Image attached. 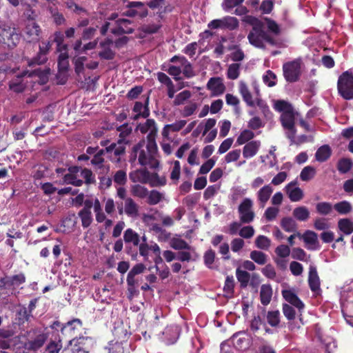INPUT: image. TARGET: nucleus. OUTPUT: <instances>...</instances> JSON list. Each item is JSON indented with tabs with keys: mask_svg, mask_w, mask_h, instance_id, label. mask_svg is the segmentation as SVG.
Listing matches in <instances>:
<instances>
[{
	"mask_svg": "<svg viewBox=\"0 0 353 353\" xmlns=\"http://www.w3.org/2000/svg\"><path fill=\"white\" fill-rule=\"evenodd\" d=\"M138 160L142 166L150 168H157L159 165V155L157 143H147L144 139L134 145L132 149L130 162L134 163Z\"/></svg>",
	"mask_w": 353,
	"mask_h": 353,
	"instance_id": "nucleus-1",
	"label": "nucleus"
},
{
	"mask_svg": "<svg viewBox=\"0 0 353 353\" xmlns=\"http://www.w3.org/2000/svg\"><path fill=\"white\" fill-rule=\"evenodd\" d=\"M274 109L281 112L280 117L282 126L287 130L286 135L293 141L296 130L294 128L295 112L293 107L288 102L283 100H278L274 103Z\"/></svg>",
	"mask_w": 353,
	"mask_h": 353,
	"instance_id": "nucleus-2",
	"label": "nucleus"
},
{
	"mask_svg": "<svg viewBox=\"0 0 353 353\" xmlns=\"http://www.w3.org/2000/svg\"><path fill=\"white\" fill-rule=\"evenodd\" d=\"M249 43L255 48L264 49L265 43L272 46L281 47L283 41L275 38L264 30V26L252 29L248 35Z\"/></svg>",
	"mask_w": 353,
	"mask_h": 353,
	"instance_id": "nucleus-3",
	"label": "nucleus"
},
{
	"mask_svg": "<svg viewBox=\"0 0 353 353\" xmlns=\"http://www.w3.org/2000/svg\"><path fill=\"white\" fill-rule=\"evenodd\" d=\"M170 61L173 64L168 65V68L165 70L175 80L180 79L181 73L187 78H190L194 75L192 66L185 57L174 56L170 59Z\"/></svg>",
	"mask_w": 353,
	"mask_h": 353,
	"instance_id": "nucleus-4",
	"label": "nucleus"
},
{
	"mask_svg": "<svg viewBox=\"0 0 353 353\" xmlns=\"http://www.w3.org/2000/svg\"><path fill=\"white\" fill-rule=\"evenodd\" d=\"M254 91H255V97L254 98L252 94L250 93L249 88L247 85V84L244 82L241 81L239 84V92L243 99V101L245 102L247 105L250 107H254L255 105L258 106L261 111L263 112V114H266V112H270L269 108L266 103L260 98L259 94V88L257 85H254Z\"/></svg>",
	"mask_w": 353,
	"mask_h": 353,
	"instance_id": "nucleus-5",
	"label": "nucleus"
},
{
	"mask_svg": "<svg viewBox=\"0 0 353 353\" xmlns=\"http://www.w3.org/2000/svg\"><path fill=\"white\" fill-rule=\"evenodd\" d=\"M338 90L345 99H353V72L347 70L342 73L338 79Z\"/></svg>",
	"mask_w": 353,
	"mask_h": 353,
	"instance_id": "nucleus-6",
	"label": "nucleus"
},
{
	"mask_svg": "<svg viewBox=\"0 0 353 353\" xmlns=\"http://www.w3.org/2000/svg\"><path fill=\"white\" fill-rule=\"evenodd\" d=\"M301 59H297L285 63L283 65V77L287 82L294 83L299 81L301 74Z\"/></svg>",
	"mask_w": 353,
	"mask_h": 353,
	"instance_id": "nucleus-7",
	"label": "nucleus"
},
{
	"mask_svg": "<svg viewBox=\"0 0 353 353\" xmlns=\"http://www.w3.org/2000/svg\"><path fill=\"white\" fill-rule=\"evenodd\" d=\"M254 202L248 197L244 198L238 207L239 220L241 223H250L255 217Z\"/></svg>",
	"mask_w": 353,
	"mask_h": 353,
	"instance_id": "nucleus-8",
	"label": "nucleus"
},
{
	"mask_svg": "<svg viewBox=\"0 0 353 353\" xmlns=\"http://www.w3.org/2000/svg\"><path fill=\"white\" fill-rule=\"evenodd\" d=\"M20 36L14 28L3 25L0 26V43L6 44L8 48H14L19 42Z\"/></svg>",
	"mask_w": 353,
	"mask_h": 353,
	"instance_id": "nucleus-9",
	"label": "nucleus"
},
{
	"mask_svg": "<svg viewBox=\"0 0 353 353\" xmlns=\"http://www.w3.org/2000/svg\"><path fill=\"white\" fill-rule=\"evenodd\" d=\"M137 131L141 134H147V143H156L158 129L154 119H147L144 123H140L136 128Z\"/></svg>",
	"mask_w": 353,
	"mask_h": 353,
	"instance_id": "nucleus-10",
	"label": "nucleus"
},
{
	"mask_svg": "<svg viewBox=\"0 0 353 353\" xmlns=\"http://www.w3.org/2000/svg\"><path fill=\"white\" fill-rule=\"evenodd\" d=\"M127 144L128 142L124 143V140L119 139L117 143H112L106 147L105 151L109 154L108 157L112 161L119 163L120 157L125 152Z\"/></svg>",
	"mask_w": 353,
	"mask_h": 353,
	"instance_id": "nucleus-11",
	"label": "nucleus"
},
{
	"mask_svg": "<svg viewBox=\"0 0 353 353\" xmlns=\"http://www.w3.org/2000/svg\"><path fill=\"white\" fill-rule=\"evenodd\" d=\"M25 281L26 276L23 273L10 276H5L0 279V288L13 290L21 284L25 283Z\"/></svg>",
	"mask_w": 353,
	"mask_h": 353,
	"instance_id": "nucleus-12",
	"label": "nucleus"
},
{
	"mask_svg": "<svg viewBox=\"0 0 353 353\" xmlns=\"http://www.w3.org/2000/svg\"><path fill=\"white\" fill-rule=\"evenodd\" d=\"M21 340L19 343L26 350L36 351L43 346L47 339V336L45 334H39L34 339L25 341V336H20Z\"/></svg>",
	"mask_w": 353,
	"mask_h": 353,
	"instance_id": "nucleus-13",
	"label": "nucleus"
},
{
	"mask_svg": "<svg viewBox=\"0 0 353 353\" xmlns=\"http://www.w3.org/2000/svg\"><path fill=\"white\" fill-rule=\"evenodd\" d=\"M115 23L116 26L110 29L111 32L114 34H130L134 31V26H132V22L128 19H121L117 20Z\"/></svg>",
	"mask_w": 353,
	"mask_h": 353,
	"instance_id": "nucleus-14",
	"label": "nucleus"
},
{
	"mask_svg": "<svg viewBox=\"0 0 353 353\" xmlns=\"http://www.w3.org/2000/svg\"><path fill=\"white\" fill-rule=\"evenodd\" d=\"M149 98L145 99L144 103L141 101H137L132 108L134 114L132 116V119L137 120L140 117L147 118L150 115V110L148 108Z\"/></svg>",
	"mask_w": 353,
	"mask_h": 353,
	"instance_id": "nucleus-15",
	"label": "nucleus"
},
{
	"mask_svg": "<svg viewBox=\"0 0 353 353\" xmlns=\"http://www.w3.org/2000/svg\"><path fill=\"white\" fill-rule=\"evenodd\" d=\"M285 190L289 199L293 202L299 201L303 197V192L300 188L297 187L296 181L289 183L285 187Z\"/></svg>",
	"mask_w": 353,
	"mask_h": 353,
	"instance_id": "nucleus-16",
	"label": "nucleus"
},
{
	"mask_svg": "<svg viewBox=\"0 0 353 353\" xmlns=\"http://www.w3.org/2000/svg\"><path fill=\"white\" fill-rule=\"evenodd\" d=\"M207 88L212 92L213 96H219L225 90L223 79L220 77L210 78L207 83Z\"/></svg>",
	"mask_w": 353,
	"mask_h": 353,
	"instance_id": "nucleus-17",
	"label": "nucleus"
},
{
	"mask_svg": "<svg viewBox=\"0 0 353 353\" xmlns=\"http://www.w3.org/2000/svg\"><path fill=\"white\" fill-rule=\"evenodd\" d=\"M40 32L39 26L33 21H29L25 28V39L32 42L39 39Z\"/></svg>",
	"mask_w": 353,
	"mask_h": 353,
	"instance_id": "nucleus-18",
	"label": "nucleus"
},
{
	"mask_svg": "<svg viewBox=\"0 0 353 353\" xmlns=\"http://www.w3.org/2000/svg\"><path fill=\"white\" fill-rule=\"evenodd\" d=\"M180 332V327L176 325L168 326L163 332V339L167 344H173L179 339Z\"/></svg>",
	"mask_w": 353,
	"mask_h": 353,
	"instance_id": "nucleus-19",
	"label": "nucleus"
},
{
	"mask_svg": "<svg viewBox=\"0 0 353 353\" xmlns=\"http://www.w3.org/2000/svg\"><path fill=\"white\" fill-rule=\"evenodd\" d=\"M232 343L236 350L246 349L250 345V337L245 332L236 333L232 337Z\"/></svg>",
	"mask_w": 353,
	"mask_h": 353,
	"instance_id": "nucleus-20",
	"label": "nucleus"
},
{
	"mask_svg": "<svg viewBox=\"0 0 353 353\" xmlns=\"http://www.w3.org/2000/svg\"><path fill=\"white\" fill-rule=\"evenodd\" d=\"M112 43V41L108 39L100 42L99 48L101 50L99 52V56L101 59L106 60L114 59L115 53L111 48Z\"/></svg>",
	"mask_w": 353,
	"mask_h": 353,
	"instance_id": "nucleus-21",
	"label": "nucleus"
},
{
	"mask_svg": "<svg viewBox=\"0 0 353 353\" xmlns=\"http://www.w3.org/2000/svg\"><path fill=\"white\" fill-rule=\"evenodd\" d=\"M282 295L287 302L296 307L299 311L304 308L303 303L299 299L293 290H282Z\"/></svg>",
	"mask_w": 353,
	"mask_h": 353,
	"instance_id": "nucleus-22",
	"label": "nucleus"
},
{
	"mask_svg": "<svg viewBox=\"0 0 353 353\" xmlns=\"http://www.w3.org/2000/svg\"><path fill=\"white\" fill-rule=\"evenodd\" d=\"M273 192V188L270 184L263 185L256 192V198L260 205L263 208L270 198Z\"/></svg>",
	"mask_w": 353,
	"mask_h": 353,
	"instance_id": "nucleus-23",
	"label": "nucleus"
},
{
	"mask_svg": "<svg viewBox=\"0 0 353 353\" xmlns=\"http://www.w3.org/2000/svg\"><path fill=\"white\" fill-rule=\"evenodd\" d=\"M139 207L138 204L131 198L128 197L124 202V212L130 217L135 219L139 216Z\"/></svg>",
	"mask_w": 353,
	"mask_h": 353,
	"instance_id": "nucleus-24",
	"label": "nucleus"
},
{
	"mask_svg": "<svg viewBox=\"0 0 353 353\" xmlns=\"http://www.w3.org/2000/svg\"><path fill=\"white\" fill-rule=\"evenodd\" d=\"M69 171V173L64 175L63 183L71 184L77 187L81 186L83 181L77 177V173L79 172V169L77 167H74L70 168Z\"/></svg>",
	"mask_w": 353,
	"mask_h": 353,
	"instance_id": "nucleus-25",
	"label": "nucleus"
},
{
	"mask_svg": "<svg viewBox=\"0 0 353 353\" xmlns=\"http://www.w3.org/2000/svg\"><path fill=\"white\" fill-rule=\"evenodd\" d=\"M150 172L146 169H138L130 173V180L134 183H141L147 184L148 181Z\"/></svg>",
	"mask_w": 353,
	"mask_h": 353,
	"instance_id": "nucleus-26",
	"label": "nucleus"
},
{
	"mask_svg": "<svg viewBox=\"0 0 353 353\" xmlns=\"http://www.w3.org/2000/svg\"><path fill=\"white\" fill-rule=\"evenodd\" d=\"M308 283L312 292H317L320 290V279L316 268L313 265H310L309 268Z\"/></svg>",
	"mask_w": 353,
	"mask_h": 353,
	"instance_id": "nucleus-27",
	"label": "nucleus"
},
{
	"mask_svg": "<svg viewBox=\"0 0 353 353\" xmlns=\"http://www.w3.org/2000/svg\"><path fill=\"white\" fill-rule=\"evenodd\" d=\"M183 250L178 252L176 259L182 262H189L195 261L199 257L194 248L192 246H190V249H184Z\"/></svg>",
	"mask_w": 353,
	"mask_h": 353,
	"instance_id": "nucleus-28",
	"label": "nucleus"
},
{
	"mask_svg": "<svg viewBox=\"0 0 353 353\" xmlns=\"http://www.w3.org/2000/svg\"><path fill=\"white\" fill-rule=\"evenodd\" d=\"M261 146L259 141H252L248 143L243 149V155L245 158L248 159L254 157Z\"/></svg>",
	"mask_w": 353,
	"mask_h": 353,
	"instance_id": "nucleus-29",
	"label": "nucleus"
},
{
	"mask_svg": "<svg viewBox=\"0 0 353 353\" xmlns=\"http://www.w3.org/2000/svg\"><path fill=\"white\" fill-rule=\"evenodd\" d=\"M147 202L149 205H154L159 203L161 201H168V199L165 196L164 192H161L156 190H152L148 192Z\"/></svg>",
	"mask_w": 353,
	"mask_h": 353,
	"instance_id": "nucleus-30",
	"label": "nucleus"
},
{
	"mask_svg": "<svg viewBox=\"0 0 353 353\" xmlns=\"http://www.w3.org/2000/svg\"><path fill=\"white\" fill-rule=\"evenodd\" d=\"M302 239L304 241L306 248L310 250H314L316 248L318 243L317 234L310 230L306 231L302 235Z\"/></svg>",
	"mask_w": 353,
	"mask_h": 353,
	"instance_id": "nucleus-31",
	"label": "nucleus"
},
{
	"mask_svg": "<svg viewBox=\"0 0 353 353\" xmlns=\"http://www.w3.org/2000/svg\"><path fill=\"white\" fill-rule=\"evenodd\" d=\"M20 336H13L10 338V335L0 337V348L7 349L12 347H16L19 344Z\"/></svg>",
	"mask_w": 353,
	"mask_h": 353,
	"instance_id": "nucleus-32",
	"label": "nucleus"
},
{
	"mask_svg": "<svg viewBox=\"0 0 353 353\" xmlns=\"http://www.w3.org/2000/svg\"><path fill=\"white\" fill-rule=\"evenodd\" d=\"M91 340L90 338L88 337H80L78 339H73L70 341V346L65 347L62 353H80L81 348L79 346L76 345V343L79 344H81L83 343V341Z\"/></svg>",
	"mask_w": 353,
	"mask_h": 353,
	"instance_id": "nucleus-33",
	"label": "nucleus"
},
{
	"mask_svg": "<svg viewBox=\"0 0 353 353\" xmlns=\"http://www.w3.org/2000/svg\"><path fill=\"white\" fill-rule=\"evenodd\" d=\"M332 150L329 145H324L320 147L315 154L316 160L319 162L327 161L331 156Z\"/></svg>",
	"mask_w": 353,
	"mask_h": 353,
	"instance_id": "nucleus-34",
	"label": "nucleus"
},
{
	"mask_svg": "<svg viewBox=\"0 0 353 353\" xmlns=\"http://www.w3.org/2000/svg\"><path fill=\"white\" fill-rule=\"evenodd\" d=\"M123 239L126 243H132L134 246L139 244V235L132 228L127 229L123 234Z\"/></svg>",
	"mask_w": 353,
	"mask_h": 353,
	"instance_id": "nucleus-35",
	"label": "nucleus"
},
{
	"mask_svg": "<svg viewBox=\"0 0 353 353\" xmlns=\"http://www.w3.org/2000/svg\"><path fill=\"white\" fill-rule=\"evenodd\" d=\"M272 290L270 285H263L261 287L260 298L263 305H267L271 301Z\"/></svg>",
	"mask_w": 353,
	"mask_h": 353,
	"instance_id": "nucleus-36",
	"label": "nucleus"
},
{
	"mask_svg": "<svg viewBox=\"0 0 353 353\" xmlns=\"http://www.w3.org/2000/svg\"><path fill=\"white\" fill-rule=\"evenodd\" d=\"M82 327V321L79 319H74L67 322L61 328L62 333H72Z\"/></svg>",
	"mask_w": 353,
	"mask_h": 353,
	"instance_id": "nucleus-37",
	"label": "nucleus"
},
{
	"mask_svg": "<svg viewBox=\"0 0 353 353\" xmlns=\"http://www.w3.org/2000/svg\"><path fill=\"white\" fill-rule=\"evenodd\" d=\"M69 66V61L65 60H58V68L59 72L57 74V78H61V80L59 81V83L63 84L66 81V73Z\"/></svg>",
	"mask_w": 353,
	"mask_h": 353,
	"instance_id": "nucleus-38",
	"label": "nucleus"
},
{
	"mask_svg": "<svg viewBox=\"0 0 353 353\" xmlns=\"http://www.w3.org/2000/svg\"><path fill=\"white\" fill-rule=\"evenodd\" d=\"M51 45L49 41H42L39 46V58H37L34 60V63L38 65L43 63L46 60V54L49 50Z\"/></svg>",
	"mask_w": 353,
	"mask_h": 353,
	"instance_id": "nucleus-39",
	"label": "nucleus"
},
{
	"mask_svg": "<svg viewBox=\"0 0 353 353\" xmlns=\"http://www.w3.org/2000/svg\"><path fill=\"white\" fill-rule=\"evenodd\" d=\"M292 214L295 219L300 221H305L310 217V212L305 206H300L294 209Z\"/></svg>",
	"mask_w": 353,
	"mask_h": 353,
	"instance_id": "nucleus-40",
	"label": "nucleus"
},
{
	"mask_svg": "<svg viewBox=\"0 0 353 353\" xmlns=\"http://www.w3.org/2000/svg\"><path fill=\"white\" fill-rule=\"evenodd\" d=\"M166 178L165 176H160L157 173H150L149 174L148 181L151 187L163 186L166 184Z\"/></svg>",
	"mask_w": 353,
	"mask_h": 353,
	"instance_id": "nucleus-41",
	"label": "nucleus"
},
{
	"mask_svg": "<svg viewBox=\"0 0 353 353\" xmlns=\"http://www.w3.org/2000/svg\"><path fill=\"white\" fill-rule=\"evenodd\" d=\"M170 245L172 248L176 250L190 248V245L185 241L179 236L172 238L170 240Z\"/></svg>",
	"mask_w": 353,
	"mask_h": 353,
	"instance_id": "nucleus-42",
	"label": "nucleus"
},
{
	"mask_svg": "<svg viewBox=\"0 0 353 353\" xmlns=\"http://www.w3.org/2000/svg\"><path fill=\"white\" fill-rule=\"evenodd\" d=\"M250 257L252 261L260 265L266 264L268 260V256L266 254L258 250L252 251L250 254Z\"/></svg>",
	"mask_w": 353,
	"mask_h": 353,
	"instance_id": "nucleus-43",
	"label": "nucleus"
},
{
	"mask_svg": "<svg viewBox=\"0 0 353 353\" xmlns=\"http://www.w3.org/2000/svg\"><path fill=\"white\" fill-rule=\"evenodd\" d=\"M92 207L94 208V212L95 214V219L98 223H103V221L105 220V214L103 212L101 203L97 198L94 199V202L92 203Z\"/></svg>",
	"mask_w": 353,
	"mask_h": 353,
	"instance_id": "nucleus-44",
	"label": "nucleus"
},
{
	"mask_svg": "<svg viewBox=\"0 0 353 353\" xmlns=\"http://www.w3.org/2000/svg\"><path fill=\"white\" fill-rule=\"evenodd\" d=\"M130 6L134 7L135 17L144 18L148 15L147 7L140 1L130 2Z\"/></svg>",
	"mask_w": 353,
	"mask_h": 353,
	"instance_id": "nucleus-45",
	"label": "nucleus"
},
{
	"mask_svg": "<svg viewBox=\"0 0 353 353\" xmlns=\"http://www.w3.org/2000/svg\"><path fill=\"white\" fill-rule=\"evenodd\" d=\"M130 192L134 196L139 199L146 198L149 192L148 188L139 184L132 185Z\"/></svg>",
	"mask_w": 353,
	"mask_h": 353,
	"instance_id": "nucleus-46",
	"label": "nucleus"
},
{
	"mask_svg": "<svg viewBox=\"0 0 353 353\" xmlns=\"http://www.w3.org/2000/svg\"><path fill=\"white\" fill-rule=\"evenodd\" d=\"M316 169L311 166L307 165L305 167L300 173V179L303 181H308L312 180L316 175Z\"/></svg>",
	"mask_w": 353,
	"mask_h": 353,
	"instance_id": "nucleus-47",
	"label": "nucleus"
},
{
	"mask_svg": "<svg viewBox=\"0 0 353 353\" xmlns=\"http://www.w3.org/2000/svg\"><path fill=\"white\" fill-rule=\"evenodd\" d=\"M247 193V190L241 186H236L231 189L230 199L233 203H235L239 199L242 198Z\"/></svg>",
	"mask_w": 353,
	"mask_h": 353,
	"instance_id": "nucleus-48",
	"label": "nucleus"
},
{
	"mask_svg": "<svg viewBox=\"0 0 353 353\" xmlns=\"http://www.w3.org/2000/svg\"><path fill=\"white\" fill-rule=\"evenodd\" d=\"M332 203L329 202H319L316 205V210L321 215H328L333 210Z\"/></svg>",
	"mask_w": 353,
	"mask_h": 353,
	"instance_id": "nucleus-49",
	"label": "nucleus"
},
{
	"mask_svg": "<svg viewBox=\"0 0 353 353\" xmlns=\"http://www.w3.org/2000/svg\"><path fill=\"white\" fill-rule=\"evenodd\" d=\"M341 301L343 307L345 303H353V282L351 285L343 290L341 294Z\"/></svg>",
	"mask_w": 353,
	"mask_h": 353,
	"instance_id": "nucleus-50",
	"label": "nucleus"
},
{
	"mask_svg": "<svg viewBox=\"0 0 353 353\" xmlns=\"http://www.w3.org/2000/svg\"><path fill=\"white\" fill-rule=\"evenodd\" d=\"M339 229L345 234L353 232V223L348 219H341L339 221Z\"/></svg>",
	"mask_w": 353,
	"mask_h": 353,
	"instance_id": "nucleus-51",
	"label": "nucleus"
},
{
	"mask_svg": "<svg viewBox=\"0 0 353 353\" xmlns=\"http://www.w3.org/2000/svg\"><path fill=\"white\" fill-rule=\"evenodd\" d=\"M78 214L83 228H88L91 225L93 220L91 211L80 210Z\"/></svg>",
	"mask_w": 353,
	"mask_h": 353,
	"instance_id": "nucleus-52",
	"label": "nucleus"
},
{
	"mask_svg": "<svg viewBox=\"0 0 353 353\" xmlns=\"http://www.w3.org/2000/svg\"><path fill=\"white\" fill-rule=\"evenodd\" d=\"M191 96L192 94L189 90H183L176 95L173 101V105L176 106L183 105Z\"/></svg>",
	"mask_w": 353,
	"mask_h": 353,
	"instance_id": "nucleus-53",
	"label": "nucleus"
},
{
	"mask_svg": "<svg viewBox=\"0 0 353 353\" xmlns=\"http://www.w3.org/2000/svg\"><path fill=\"white\" fill-rule=\"evenodd\" d=\"M334 208L341 214H347L352 210L351 204L347 201H343L336 203Z\"/></svg>",
	"mask_w": 353,
	"mask_h": 353,
	"instance_id": "nucleus-54",
	"label": "nucleus"
},
{
	"mask_svg": "<svg viewBox=\"0 0 353 353\" xmlns=\"http://www.w3.org/2000/svg\"><path fill=\"white\" fill-rule=\"evenodd\" d=\"M256 246L261 250H268L271 245V241L264 235H259L255 239Z\"/></svg>",
	"mask_w": 353,
	"mask_h": 353,
	"instance_id": "nucleus-55",
	"label": "nucleus"
},
{
	"mask_svg": "<svg viewBox=\"0 0 353 353\" xmlns=\"http://www.w3.org/2000/svg\"><path fill=\"white\" fill-rule=\"evenodd\" d=\"M254 134L250 130H243L236 139V143L239 145H243L252 138H254Z\"/></svg>",
	"mask_w": 353,
	"mask_h": 353,
	"instance_id": "nucleus-56",
	"label": "nucleus"
},
{
	"mask_svg": "<svg viewBox=\"0 0 353 353\" xmlns=\"http://www.w3.org/2000/svg\"><path fill=\"white\" fill-rule=\"evenodd\" d=\"M223 28L234 30L239 26V21L236 17L227 16L222 18Z\"/></svg>",
	"mask_w": 353,
	"mask_h": 353,
	"instance_id": "nucleus-57",
	"label": "nucleus"
},
{
	"mask_svg": "<svg viewBox=\"0 0 353 353\" xmlns=\"http://www.w3.org/2000/svg\"><path fill=\"white\" fill-rule=\"evenodd\" d=\"M240 74V64L232 63L229 65L227 72V77L229 79H236Z\"/></svg>",
	"mask_w": 353,
	"mask_h": 353,
	"instance_id": "nucleus-58",
	"label": "nucleus"
},
{
	"mask_svg": "<svg viewBox=\"0 0 353 353\" xmlns=\"http://www.w3.org/2000/svg\"><path fill=\"white\" fill-rule=\"evenodd\" d=\"M281 226L286 232H293L296 228L295 221L290 217H285L281 220Z\"/></svg>",
	"mask_w": 353,
	"mask_h": 353,
	"instance_id": "nucleus-59",
	"label": "nucleus"
},
{
	"mask_svg": "<svg viewBox=\"0 0 353 353\" xmlns=\"http://www.w3.org/2000/svg\"><path fill=\"white\" fill-rule=\"evenodd\" d=\"M263 81L268 87H273L276 84V76L271 70H268L263 76Z\"/></svg>",
	"mask_w": 353,
	"mask_h": 353,
	"instance_id": "nucleus-60",
	"label": "nucleus"
},
{
	"mask_svg": "<svg viewBox=\"0 0 353 353\" xmlns=\"http://www.w3.org/2000/svg\"><path fill=\"white\" fill-rule=\"evenodd\" d=\"M114 183L119 185H123L127 182L126 172L123 170H117L113 175Z\"/></svg>",
	"mask_w": 353,
	"mask_h": 353,
	"instance_id": "nucleus-61",
	"label": "nucleus"
},
{
	"mask_svg": "<svg viewBox=\"0 0 353 353\" xmlns=\"http://www.w3.org/2000/svg\"><path fill=\"white\" fill-rule=\"evenodd\" d=\"M267 320L268 323L272 326L276 327L280 322V313L278 310L270 311L267 314Z\"/></svg>",
	"mask_w": 353,
	"mask_h": 353,
	"instance_id": "nucleus-62",
	"label": "nucleus"
},
{
	"mask_svg": "<svg viewBox=\"0 0 353 353\" xmlns=\"http://www.w3.org/2000/svg\"><path fill=\"white\" fill-rule=\"evenodd\" d=\"M243 22L252 26V29L264 26L263 23L255 17L245 15L242 19Z\"/></svg>",
	"mask_w": 353,
	"mask_h": 353,
	"instance_id": "nucleus-63",
	"label": "nucleus"
},
{
	"mask_svg": "<svg viewBox=\"0 0 353 353\" xmlns=\"http://www.w3.org/2000/svg\"><path fill=\"white\" fill-rule=\"evenodd\" d=\"M352 163L349 159H342L339 161L337 168L341 173L347 172L352 168Z\"/></svg>",
	"mask_w": 353,
	"mask_h": 353,
	"instance_id": "nucleus-64",
	"label": "nucleus"
}]
</instances>
